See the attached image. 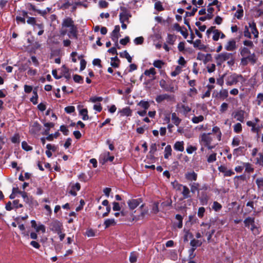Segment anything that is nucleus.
Here are the masks:
<instances>
[{
	"label": "nucleus",
	"mask_w": 263,
	"mask_h": 263,
	"mask_svg": "<svg viewBox=\"0 0 263 263\" xmlns=\"http://www.w3.org/2000/svg\"><path fill=\"white\" fill-rule=\"evenodd\" d=\"M62 28H69V31L67 34L68 37L70 39H78V28L71 17H67L63 20Z\"/></svg>",
	"instance_id": "obj_1"
},
{
	"label": "nucleus",
	"mask_w": 263,
	"mask_h": 263,
	"mask_svg": "<svg viewBox=\"0 0 263 263\" xmlns=\"http://www.w3.org/2000/svg\"><path fill=\"white\" fill-rule=\"evenodd\" d=\"M211 133H203L200 136L199 142L201 145L206 147L209 149H213L215 146H211V143L213 141V138L211 137Z\"/></svg>",
	"instance_id": "obj_2"
},
{
	"label": "nucleus",
	"mask_w": 263,
	"mask_h": 263,
	"mask_svg": "<svg viewBox=\"0 0 263 263\" xmlns=\"http://www.w3.org/2000/svg\"><path fill=\"white\" fill-rule=\"evenodd\" d=\"M240 80H241L242 82H244L245 81V79L241 74H238L236 73H234L227 77L226 79V85L227 86L235 85Z\"/></svg>",
	"instance_id": "obj_3"
},
{
	"label": "nucleus",
	"mask_w": 263,
	"mask_h": 263,
	"mask_svg": "<svg viewBox=\"0 0 263 263\" xmlns=\"http://www.w3.org/2000/svg\"><path fill=\"white\" fill-rule=\"evenodd\" d=\"M120 214H121V216L120 218V220L121 221L133 222L136 219V217L133 213H129L125 209H122L120 212Z\"/></svg>",
	"instance_id": "obj_4"
},
{
	"label": "nucleus",
	"mask_w": 263,
	"mask_h": 263,
	"mask_svg": "<svg viewBox=\"0 0 263 263\" xmlns=\"http://www.w3.org/2000/svg\"><path fill=\"white\" fill-rule=\"evenodd\" d=\"M232 55V53L228 52H223L217 54L215 57L217 65L221 66L224 61L229 60Z\"/></svg>",
	"instance_id": "obj_5"
},
{
	"label": "nucleus",
	"mask_w": 263,
	"mask_h": 263,
	"mask_svg": "<svg viewBox=\"0 0 263 263\" xmlns=\"http://www.w3.org/2000/svg\"><path fill=\"white\" fill-rule=\"evenodd\" d=\"M50 230L57 233H60L63 229V224L58 220H54L49 223Z\"/></svg>",
	"instance_id": "obj_6"
},
{
	"label": "nucleus",
	"mask_w": 263,
	"mask_h": 263,
	"mask_svg": "<svg viewBox=\"0 0 263 263\" xmlns=\"http://www.w3.org/2000/svg\"><path fill=\"white\" fill-rule=\"evenodd\" d=\"M155 100L158 103H160L164 100L172 102L175 101V96L174 95H171L167 93H164L158 95L156 97Z\"/></svg>",
	"instance_id": "obj_7"
},
{
	"label": "nucleus",
	"mask_w": 263,
	"mask_h": 263,
	"mask_svg": "<svg viewBox=\"0 0 263 263\" xmlns=\"http://www.w3.org/2000/svg\"><path fill=\"white\" fill-rule=\"evenodd\" d=\"M229 96L228 90L226 89H222L219 92L214 90L212 93L213 97L222 100L226 99Z\"/></svg>",
	"instance_id": "obj_8"
},
{
	"label": "nucleus",
	"mask_w": 263,
	"mask_h": 263,
	"mask_svg": "<svg viewBox=\"0 0 263 263\" xmlns=\"http://www.w3.org/2000/svg\"><path fill=\"white\" fill-rule=\"evenodd\" d=\"M177 186V190H181V187L182 188V191L181 192L183 196L182 199H188L191 197V192L187 186L183 185L181 184H178Z\"/></svg>",
	"instance_id": "obj_9"
},
{
	"label": "nucleus",
	"mask_w": 263,
	"mask_h": 263,
	"mask_svg": "<svg viewBox=\"0 0 263 263\" xmlns=\"http://www.w3.org/2000/svg\"><path fill=\"white\" fill-rule=\"evenodd\" d=\"M160 87L166 91L175 92L176 89L173 85H167L166 81L162 79L159 82Z\"/></svg>",
	"instance_id": "obj_10"
},
{
	"label": "nucleus",
	"mask_w": 263,
	"mask_h": 263,
	"mask_svg": "<svg viewBox=\"0 0 263 263\" xmlns=\"http://www.w3.org/2000/svg\"><path fill=\"white\" fill-rule=\"evenodd\" d=\"M245 111L243 110L239 109L233 112L232 116L238 121L244 122Z\"/></svg>",
	"instance_id": "obj_11"
},
{
	"label": "nucleus",
	"mask_w": 263,
	"mask_h": 263,
	"mask_svg": "<svg viewBox=\"0 0 263 263\" xmlns=\"http://www.w3.org/2000/svg\"><path fill=\"white\" fill-rule=\"evenodd\" d=\"M142 201V200L141 198H138L136 199H133L129 200L127 201V204L129 208L132 210H133L136 209Z\"/></svg>",
	"instance_id": "obj_12"
},
{
	"label": "nucleus",
	"mask_w": 263,
	"mask_h": 263,
	"mask_svg": "<svg viewBox=\"0 0 263 263\" xmlns=\"http://www.w3.org/2000/svg\"><path fill=\"white\" fill-rule=\"evenodd\" d=\"M120 28L119 25H116L115 26L114 29L112 31L111 33V39L112 41H117L118 40L120 35L119 34Z\"/></svg>",
	"instance_id": "obj_13"
},
{
	"label": "nucleus",
	"mask_w": 263,
	"mask_h": 263,
	"mask_svg": "<svg viewBox=\"0 0 263 263\" xmlns=\"http://www.w3.org/2000/svg\"><path fill=\"white\" fill-rule=\"evenodd\" d=\"M176 107L177 109H182V110L180 111L182 112L184 116H186V115L191 110V108L190 107L186 106L184 104H181V105L177 104Z\"/></svg>",
	"instance_id": "obj_14"
},
{
	"label": "nucleus",
	"mask_w": 263,
	"mask_h": 263,
	"mask_svg": "<svg viewBox=\"0 0 263 263\" xmlns=\"http://www.w3.org/2000/svg\"><path fill=\"white\" fill-rule=\"evenodd\" d=\"M22 197H23L24 201L29 205H31L33 204V198L32 196H28L27 193L24 192L22 195Z\"/></svg>",
	"instance_id": "obj_15"
},
{
	"label": "nucleus",
	"mask_w": 263,
	"mask_h": 263,
	"mask_svg": "<svg viewBox=\"0 0 263 263\" xmlns=\"http://www.w3.org/2000/svg\"><path fill=\"white\" fill-rule=\"evenodd\" d=\"M119 113L120 114L121 116H131L132 114V111L130 109L129 107H126L122 109L119 110Z\"/></svg>",
	"instance_id": "obj_16"
},
{
	"label": "nucleus",
	"mask_w": 263,
	"mask_h": 263,
	"mask_svg": "<svg viewBox=\"0 0 263 263\" xmlns=\"http://www.w3.org/2000/svg\"><path fill=\"white\" fill-rule=\"evenodd\" d=\"M185 177L188 181H196L197 179V174L194 171L187 172L185 174Z\"/></svg>",
	"instance_id": "obj_17"
},
{
	"label": "nucleus",
	"mask_w": 263,
	"mask_h": 263,
	"mask_svg": "<svg viewBox=\"0 0 263 263\" xmlns=\"http://www.w3.org/2000/svg\"><path fill=\"white\" fill-rule=\"evenodd\" d=\"M245 150L246 149L244 146H239L233 150V154L236 157H238L240 155H243L245 154Z\"/></svg>",
	"instance_id": "obj_18"
},
{
	"label": "nucleus",
	"mask_w": 263,
	"mask_h": 263,
	"mask_svg": "<svg viewBox=\"0 0 263 263\" xmlns=\"http://www.w3.org/2000/svg\"><path fill=\"white\" fill-rule=\"evenodd\" d=\"M236 48V42L234 40L229 41L225 46V49L228 51H233Z\"/></svg>",
	"instance_id": "obj_19"
},
{
	"label": "nucleus",
	"mask_w": 263,
	"mask_h": 263,
	"mask_svg": "<svg viewBox=\"0 0 263 263\" xmlns=\"http://www.w3.org/2000/svg\"><path fill=\"white\" fill-rule=\"evenodd\" d=\"M255 222V217L249 216L245 219L243 220V223L245 227L248 229L250 228L251 225L253 224Z\"/></svg>",
	"instance_id": "obj_20"
},
{
	"label": "nucleus",
	"mask_w": 263,
	"mask_h": 263,
	"mask_svg": "<svg viewBox=\"0 0 263 263\" xmlns=\"http://www.w3.org/2000/svg\"><path fill=\"white\" fill-rule=\"evenodd\" d=\"M249 27L251 28V32L254 34L255 37H258V31L256 28V23L253 21L249 23Z\"/></svg>",
	"instance_id": "obj_21"
},
{
	"label": "nucleus",
	"mask_w": 263,
	"mask_h": 263,
	"mask_svg": "<svg viewBox=\"0 0 263 263\" xmlns=\"http://www.w3.org/2000/svg\"><path fill=\"white\" fill-rule=\"evenodd\" d=\"M131 16V15L129 14L127 11L125 10V11L121 12L119 14V18L120 22H124L125 21H128L129 17Z\"/></svg>",
	"instance_id": "obj_22"
},
{
	"label": "nucleus",
	"mask_w": 263,
	"mask_h": 263,
	"mask_svg": "<svg viewBox=\"0 0 263 263\" xmlns=\"http://www.w3.org/2000/svg\"><path fill=\"white\" fill-rule=\"evenodd\" d=\"M156 74V71L155 68L151 67L149 69H146L144 72V74L146 76L150 77L151 75L153 76V78L151 79L152 80H154L156 79V77H155Z\"/></svg>",
	"instance_id": "obj_23"
},
{
	"label": "nucleus",
	"mask_w": 263,
	"mask_h": 263,
	"mask_svg": "<svg viewBox=\"0 0 263 263\" xmlns=\"http://www.w3.org/2000/svg\"><path fill=\"white\" fill-rule=\"evenodd\" d=\"M62 73L67 81L70 79L71 76L69 72V69L65 65H63L62 67Z\"/></svg>",
	"instance_id": "obj_24"
},
{
	"label": "nucleus",
	"mask_w": 263,
	"mask_h": 263,
	"mask_svg": "<svg viewBox=\"0 0 263 263\" xmlns=\"http://www.w3.org/2000/svg\"><path fill=\"white\" fill-rule=\"evenodd\" d=\"M41 129V125L37 122H33L32 127L30 129V131L33 134H36V133L40 132Z\"/></svg>",
	"instance_id": "obj_25"
},
{
	"label": "nucleus",
	"mask_w": 263,
	"mask_h": 263,
	"mask_svg": "<svg viewBox=\"0 0 263 263\" xmlns=\"http://www.w3.org/2000/svg\"><path fill=\"white\" fill-rule=\"evenodd\" d=\"M174 148L177 151L183 152L184 151L183 141H177L174 145Z\"/></svg>",
	"instance_id": "obj_26"
},
{
	"label": "nucleus",
	"mask_w": 263,
	"mask_h": 263,
	"mask_svg": "<svg viewBox=\"0 0 263 263\" xmlns=\"http://www.w3.org/2000/svg\"><path fill=\"white\" fill-rule=\"evenodd\" d=\"M109 152H105L103 155V163H105L107 161L112 162L115 159L114 156H110Z\"/></svg>",
	"instance_id": "obj_27"
},
{
	"label": "nucleus",
	"mask_w": 263,
	"mask_h": 263,
	"mask_svg": "<svg viewBox=\"0 0 263 263\" xmlns=\"http://www.w3.org/2000/svg\"><path fill=\"white\" fill-rule=\"evenodd\" d=\"M44 125L45 127H46V128L45 129L43 134L45 135H47L49 134L50 128L53 127V126H54V124L52 122L44 123Z\"/></svg>",
	"instance_id": "obj_28"
},
{
	"label": "nucleus",
	"mask_w": 263,
	"mask_h": 263,
	"mask_svg": "<svg viewBox=\"0 0 263 263\" xmlns=\"http://www.w3.org/2000/svg\"><path fill=\"white\" fill-rule=\"evenodd\" d=\"M172 120L173 123L177 126H179L180 122H181V119L177 116V115L175 112L172 113Z\"/></svg>",
	"instance_id": "obj_29"
},
{
	"label": "nucleus",
	"mask_w": 263,
	"mask_h": 263,
	"mask_svg": "<svg viewBox=\"0 0 263 263\" xmlns=\"http://www.w3.org/2000/svg\"><path fill=\"white\" fill-rule=\"evenodd\" d=\"M209 197L206 193H202L201 196L199 198L200 203L203 205H206L208 202Z\"/></svg>",
	"instance_id": "obj_30"
},
{
	"label": "nucleus",
	"mask_w": 263,
	"mask_h": 263,
	"mask_svg": "<svg viewBox=\"0 0 263 263\" xmlns=\"http://www.w3.org/2000/svg\"><path fill=\"white\" fill-rule=\"evenodd\" d=\"M116 222L114 218L107 219L104 222V225L105 228H108L111 226L116 225Z\"/></svg>",
	"instance_id": "obj_31"
},
{
	"label": "nucleus",
	"mask_w": 263,
	"mask_h": 263,
	"mask_svg": "<svg viewBox=\"0 0 263 263\" xmlns=\"http://www.w3.org/2000/svg\"><path fill=\"white\" fill-rule=\"evenodd\" d=\"M172 147L170 145H167L164 149V157L165 159H168V157L172 155Z\"/></svg>",
	"instance_id": "obj_32"
},
{
	"label": "nucleus",
	"mask_w": 263,
	"mask_h": 263,
	"mask_svg": "<svg viewBox=\"0 0 263 263\" xmlns=\"http://www.w3.org/2000/svg\"><path fill=\"white\" fill-rule=\"evenodd\" d=\"M79 114L82 116V120L84 121L87 120L89 119L88 115V110L87 108H83L80 110Z\"/></svg>",
	"instance_id": "obj_33"
},
{
	"label": "nucleus",
	"mask_w": 263,
	"mask_h": 263,
	"mask_svg": "<svg viewBox=\"0 0 263 263\" xmlns=\"http://www.w3.org/2000/svg\"><path fill=\"white\" fill-rule=\"evenodd\" d=\"M252 232V234L254 235H257L259 234V227H257V226L255 224V222L253 223L249 228Z\"/></svg>",
	"instance_id": "obj_34"
},
{
	"label": "nucleus",
	"mask_w": 263,
	"mask_h": 263,
	"mask_svg": "<svg viewBox=\"0 0 263 263\" xmlns=\"http://www.w3.org/2000/svg\"><path fill=\"white\" fill-rule=\"evenodd\" d=\"M240 53L242 57H247L251 54V51L247 47H243L240 49Z\"/></svg>",
	"instance_id": "obj_35"
},
{
	"label": "nucleus",
	"mask_w": 263,
	"mask_h": 263,
	"mask_svg": "<svg viewBox=\"0 0 263 263\" xmlns=\"http://www.w3.org/2000/svg\"><path fill=\"white\" fill-rule=\"evenodd\" d=\"M157 145L156 143H153L151 145L150 147V151L149 152V153L150 154L151 158L154 159V155L155 152L157 151Z\"/></svg>",
	"instance_id": "obj_36"
},
{
	"label": "nucleus",
	"mask_w": 263,
	"mask_h": 263,
	"mask_svg": "<svg viewBox=\"0 0 263 263\" xmlns=\"http://www.w3.org/2000/svg\"><path fill=\"white\" fill-rule=\"evenodd\" d=\"M120 56L121 58H125L127 59V61L129 63H131L132 61V58L129 54L128 52L127 51V50H124L123 52L120 53Z\"/></svg>",
	"instance_id": "obj_37"
},
{
	"label": "nucleus",
	"mask_w": 263,
	"mask_h": 263,
	"mask_svg": "<svg viewBox=\"0 0 263 263\" xmlns=\"http://www.w3.org/2000/svg\"><path fill=\"white\" fill-rule=\"evenodd\" d=\"M204 120V117L202 115L199 116H194L192 119V121L195 124H197Z\"/></svg>",
	"instance_id": "obj_38"
},
{
	"label": "nucleus",
	"mask_w": 263,
	"mask_h": 263,
	"mask_svg": "<svg viewBox=\"0 0 263 263\" xmlns=\"http://www.w3.org/2000/svg\"><path fill=\"white\" fill-rule=\"evenodd\" d=\"M190 186L191 187V192L194 194L196 191H198L199 184L197 182H193L192 183H190Z\"/></svg>",
	"instance_id": "obj_39"
},
{
	"label": "nucleus",
	"mask_w": 263,
	"mask_h": 263,
	"mask_svg": "<svg viewBox=\"0 0 263 263\" xmlns=\"http://www.w3.org/2000/svg\"><path fill=\"white\" fill-rule=\"evenodd\" d=\"M247 125L248 126L251 127V131L253 133H258V128L255 127L256 124L252 122L251 121H248L247 122Z\"/></svg>",
	"instance_id": "obj_40"
},
{
	"label": "nucleus",
	"mask_w": 263,
	"mask_h": 263,
	"mask_svg": "<svg viewBox=\"0 0 263 263\" xmlns=\"http://www.w3.org/2000/svg\"><path fill=\"white\" fill-rule=\"evenodd\" d=\"M11 141L12 143L16 144H19L20 142V137L18 133L15 134L11 138Z\"/></svg>",
	"instance_id": "obj_41"
},
{
	"label": "nucleus",
	"mask_w": 263,
	"mask_h": 263,
	"mask_svg": "<svg viewBox=\"0 0 263 263\" xmlns=\"http://www.w3.org/2000/svg\"><path fill=\"white\" fill-rule=\"evenodd\" d=\"M176 40V37L174 36V35H172L171 34H168L167 36L166 39V42L170 44V45H173L174 44V42Z\"/></svg>",
	"instance_id": "obj_42"
},
{
	"label": "nucleus",
	"mask_w": 263,
	"mask_h": 263,
	"mask_svg": "<svg viewBox=\"0 0 263 263\" xmlns=\"http://www.w3.org/2000/svg\"><path fill=\"white\" fill-rule=\"evenodd\" d=\"M164 64V62L160 60H155L153 63V65L155 67L157 68H161L162 66Z\"/></svg>",
	"instance_id": "obj_43"
},
{
	"label": "nucleus",
	"mask_w": 263,
	"mask_h": 263,
	"mask_svg": "<svg viewBox=\"0 0 263 263\" xmlns=\"http://www.w3.org/2000/svg\"><path fill=\"white\" fill-rule=\"evenodd\" d=\"M247 58L252 64H254L256 62L257 59L256 58V55L254 53L249 54L247 57Z\"/></svg>",
	"instance_id": "obj_44"
},
{
	"label": "nucleus",
	"mask_w": 263,
	"mask_h": 263,
	"mask_svg": "<svg viewBox=\"0 0 263 263\" xmlns=\"http://www.w3.org/2000/svg\"><path fill=\"white\" fill-rule=\"evenodd\" d=\"M202 244V242H200L199 240H197V239H193L191 241H190V245L192 247H194V248H197V247H199Z\"/></svg>",
	"instance_id": "obj_45"
},
{
	"label": "nucleus",
	"mask_w": 263,
	"mask_h": 263,
	"mask_svg": "<svg viewBox=\"0 0 263 263\" xmlns=\"http://www.w3.org/2000/svg\"><path fill=\"white\" fill-rule=\"evenodd\" d=\"M138 105L145 110L148 109V108L149 107V106H150L148 101H144V100L141 101L139 103Z\"/></svg>",
	"instance_id": "obj_46"
},
{
	"label": "nucleus",
	"mask_w": 263,
	"mask_h": 263,
	"mask_svg": "<svg viewBox=\"0 0 263 263\" xmlns=\"http://www.w3.org/2000/svg\"><path fill=\"white\" fill-rule=\"evenodd\" d=\"M22 147L24 150L27 152L31 151L32 149V147L29 145L28 143L25 141L22 142Z\"/></svg>",
	"instance_id": "obj_47"
},
{
	"label": "nucleus",
	"mask_w": 263,
	"mask_h": 263,
	"mask_svg": "<svg viewBox=\"0 0 263 263\" xmlns=\"http://www.w3.org/2000/svg\"><path fill=\"white\" fill-rule=\"evenodd\" d=\"M243 15V9H238L235 14V16L238 20L242 18Z\"/></svg>",
	"instance_id": "obj_48"
},
{
	"label": "nucleus",
	"mask_w": 263,
	"mask_h": 263,
	"mask_svg": "<svg viewBox=\"0 0 263 263\" xmlns=\"http://www.w3.org/2000/svg\"><path fill=\"white\" fill-rule=\"evenodd\" d=\"M73 80L76 83H83V78L80 75L74 74L73 76Z\"/></svg>",
	"instance_id": "obj_49"
},
{
	"label": "nucleus",
	"mask_w": 263,
	"mask_h": 263,
	"mask_svg": "<svg viewBox=\"0 0 263 263\" xmlns=\"http://www.w3.org/2000/svg\"><path fill=\"white\" fill-rule=\"evenodd\" d=\"M212 208L215 211H219L222 209V205L217 201H214L212 206Z\"/></svg>",
	"instance_id": "obj_50"
},
{
	"label": "nucleus",
	"mask_w": 263,
	"mask_h": 263,
	"mask_svg": "<svg viewBox=\"0 0 263 263\" xmlns=\"http://www.w3.org/2000/svg\"><path fill=\"white\" fill-rule=\"evenodd\" d=\"M172 204V199L170 198L167 200L162 202L161 204V206L164 208L165 207L171 206Z\"/></svg>",
	"instance_id": "obj_51"
},
{
	"label": "nucleus",
	"mask_w": 263,
	"mask_h": 263,
	"mask_svg": "<svg viewBox=\"0 0 263 263\" xmlns=\"http://www.w3.org/2000/svg\"><path fill=\"white\" fill-rule=\"evenodd\" d=\"M234 131L238 134L242 131V126L240 123H237L234 125Z\"/></svg>",
	"instance_id": "obj_52"
},
{
	"label": "nucleus",
	"mask_w": 263,
	"mask_h": 263,
	"mask_svg": "<svg viewBox=\"0 0 263 263\" xmlns=\"http://www.w3.org/2000/svg\"><path fill=\"white\" fill-rule=\"evenodd\" d=\"M155 9L158 11H161L164 10L162 3L160 1H157L155 4Z\"/></svg>",
	"instance_id": "obj_53"
},
{
	"label": "nucleus",
	"mask_w": 263,
	"mask_h": 263,
	"mask_svg": "<svg viewBox=\"0 0 263 263\" xmlns=\"http://www.w3.org/2000/svg\"><path fill=\"white\" fill-rule=\"evenodd\" d=\"M213 33V40L215 41H217L219 39L221 32L217 29H215L214 30Z\"/></svg>",
	"instance_id": "obj_54"
},
{
	"label": "nucleus",
	"mask_w": 263,
	"mask_h": 263,
	"mask_svg": "<svg viewBox=\"0 0 263 263\" xmlns=\"http://www.w3.org/2000/svg\"><path fill=\"white\" fill-rule=\"evenodd\" d=\"M216 155H217L216 153H215L211 154L208 157L207 161L209 163L214 162V161H215L216 160Z\"/></svg>",
	"instance_id": "obj_55"
},
{
	"label": "nucleus",
	"mask_w": 263,
	"mask_h": 263,
	"mask_svg": "<svg viewBox=\"0 0 263 263\" xmlns=\"http://www.w3.org/2000/svg\"><path fill=\"white\" fill-rule=\"evenodd\" d=\"M258 156L259 157L256 158V163L260 166H263V154L259 153Z\"/></svg>",
	"instance_id": "obj_56"
},
{
	"label": "nucleus",
	"mask_w": 263,
	"mask_h": 263,
	"mask_svg": "<svg viewBox=\"0 0 263 263\" xmlns=\"http://www.w3.org/2000/svg\"><path fill=\"white\" fill-rule=\"evenodd\" d=\"M243 35L249 39H251V34L249 30V27L247 26H245V30L243 31Z\"/></svg>",
	"instance_id": "obj_57"
},
{
	"label": "nucleus",
	"mask_w": 263,
	"mask_h": 263,
	"mask_svg": "<svg viewBox=\"0 0 263 263\" xmlns=\"http://www.w3.org/2000/svg\"><path fill=\"white\" fill-rule=\"evenodd\" d=\"M129 260L130 263H135L137 261V256L134 252L130 253Z\"/></svg>",
	"instance_id": "obj_58"
},
{
	"label": "nucleus",
	"mask_w": 263,
	"mask_h": 263,
	"mask_svg": "<svg viewBox=\"0 0 263 263\" xmlns=\"http://www.w3.org/2000/svg\"><path fill=\"white\" fill-rule=\"evenodd\" d=\"M60 130L62 132L65 136H67L69 134V130L64 125L60 126Z\"/></svg>",
	"instance_id": "obj_59"
},
{
	"label": "nucleus",
	"mask_w": 263,
	"mask_h": 263,
	"mask_svg": "<svg viewBox=\"0 0 263 263\" xmlns=\"http://www.w3.org/2000/svg\"><path fill=\"white\" fill-rule=\"evenodd\" d=\"M245 166V171L248 173H252L254 171V168L252 167L251 164L249 163H244Z\"/></svg>",
	"instance_id": "obj_60"
},
{
	"label": "nucleus",
	"mask_w": 263,
	"mask_h": 263,
	"mask_svg": "<svg viewBox=\"0 0 263 263\" xmlns=\"http://www.w3.org/2000/svg\"><path fill=\"white\" fill-rule=\"evenodd\" d=\"M228 108V104L226 102H223L221 104V105L220 107L219 110L221 113H223L227 110Z\"/></svg>",
	"instance_id": "obj_61"
},
{
	"label": "nucleus",
	"mask_w": 263,
	"mask_h": 263,
	"mask_svg": "<svg viewBox=\"0 0 263 263\" xmlns=\"http://www.w3.org/2000/svg\"><path fill=\"white\" fill-rule=\"evenodd\" d=\"M134 42L136 45H141L144 42V38L142 36L137 37L134 39Z\"/></svg>",
	"instance_id": "obj_62"
},
{
	"label": "nucleus",
	"mask_w": 263,
	"mask_h": 263,
	"mask_svg": "<svg viewBox=\"0 0 263 263\" xmlns=\"http://www.w3.org/2000/svg\"><path fill=\"white\" fill-rule=\"evenodd\" d=\"M205 210L204 207H200L198 209V212H197V215L198 216L201 218L203 217L204 214L205 213Z\"/></svg>",
	"instance_id": "obj_63"
},
{
	"label": "nucleus",
	"mask_w": 263,
	"mask_h": 263,
	"mask_svg": "<svg viewBox=\"0 0 263 263\" xmlns=\"http://www.w3.org/2000/svg\"><path fill=\"white\" fill-rule=\"evenodd\" d=\"M256 183L258 189L263 187V177L257 178L256 180Z\"/></svg>",
	"instance_id": "obj_64"
}]
</instances>
